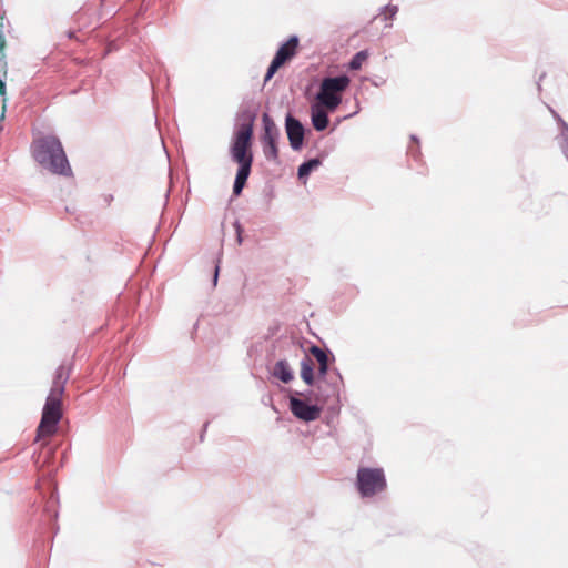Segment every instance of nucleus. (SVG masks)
<instances>
[{"instance_id":"1","label":"nucleus","mask_w":568,"mask_h":568,"mask_svg":"<svg viewBox=\"0 0 568 568\" xmlns=\"http://www.w3.org/2000/svg\"><path fill=\"white\" fill-rule=\"evenodd\" d=\"M253 124H242L235 133L234 142L231 146V155L234 162L239 164V170L234 181L233 193L240 195L251 173L253 163L252 153Z\"/></svg>"},{"instance_id":"2","label":"nucleus","mask_w":568,"mask_h":568,"mask_svg":"<svg viewBox=\"0 0 568 568\" xmlns=\"http://www.w3.org/2000/svg\"><path fill=\"white\" fill-rule=\"evenodd\" d=\"M33 156L38 163L54 174L70 175L71 166L60 140L53 135L37 139L32 144Z\"/></svg>"},{"instance_id":"3","label":"nucleus","mask_w":568,"mask_h":568,"mask_svg":"<svg viewBox=\"0 0 568 568\" xmlns=\"http://www.w3.org/2000/svg\"><path fill=\"white\" fill-rule=\"evenodd\" d=\"M61 418L62 396L49 394L37 429V440H43L42 446L48 444L47 438H50L57 433V426Z\"/></svg>"},{"instance_id":"4","label":"nucleus","mask_w":568,"mask_h":568,"mask_svg":"<svg viewBox=\"0 0 568 568\" xmlns=\"http://www.w3.org/2000/svg\"><path fill=\"white\" fill-rule=\"evenodd\" d=\"M348 84L349 78L347 75L323 79L316 97L318 103L327 110L334 111L341 104V94L346 90Z\"/></svg>"},{"instance_id":"5","label":"nucleus","mask_w":568,"mask_h":568,"mask_svg":"<svg viewBox=\"0 0 568 568\" xmlns=\"http://www.w3.org/2000/svg\"><path fill=\"white\" fill-rule=\"evenodd\" d=\"M356 485L362 497H373L384 491L387 486L384 470L369 467L358 468Z\"/></svg>"},{"instance_id":"6","label":"nucleus","mask_w":568,"mask_h":568,"mask_svg":"<svg viewBox=\"0 0 568 568\" xmlns=\"http://www.w3.org/2000/svg\"><path fill=\"white\" fill-rule=\"evenodd\" d=\"M264 125V134L262 136L263 152L267 160H276L278 158L277 138L278 129L272 118L264 113L262 116Z\"/></svg>"},{"instance_id":"7","label":"nucleus","mask_w":568,"mask_h":568,"mask_svg":"<svg viewBox=\"0 0 568 568\" xmlns=\"http://www.w3.org/2000/svg\"><path fill=\"white\" fill-rule=\"evenodd\" d=\"M297 47L298 38L295 36L291 37L284 44L280 47L268 67L265 75V82L268 81L286 61L295 55Z\"/></svg>"},{"instance_id":"8","label":"nucleus","mask_w":568,"mask_h":568,"mask_svg":"<svg viewBox=\"0 0 568 568\" xmlns=\"http://www.w3.org/2000/svg\"><path fill=\"white\" fill-rule=\"evenodd\" d=\"M290 407L295 417L304 422H313L320 418L322 408L317 405H310L305 400L291 397Z\"/></svg>"},{"instance_id":"9","label":"nucleus","mask_w":568,"mask_h":568,"mask_svg":"<svg viewBox=\"0 0 568 568\" xmlns=\"http://www.w3.org/2000/svg\"><path fill=\"white\" fill-rule=\"evenodd\" d=\"M286 133L291 146L294 150H300L304 139V128L302 123L292 115L286 116Z\"/></svg>"},{"instance_id":"10","label":"nucleus","mask_w":568,"mask_h":568,"mask_svg":"<svg viewBox=\"0 0 568 568\" xmlns=\"http://www.w3.org/2000/svg\"><path fill=\"white\" fill-rule=\"evenodd\" d=\"M70 377V371L64 365H61L55 371L54 379L52 383V387L50 389L51 395L62 396L64 394V386Z\"/></svg>"},{"instance_id":"11","label":"nucleus","mask_w":568,"mask_h":568,"mask_svg":"<svg viewBox=\"0 0 568 568\" xmlns=\"http://www.w3.org/2000/svg\"><path fill=\"white\" fill-rule=\"evenodd\" d=\"M312 123L315 130L323 131L328 125V116L325 110L320 106L312 108Z\"/></svg>"},{"instance_id":"12","label":"nucleus","mask_w":568,"mask_h":568,"mask_svg":"<svg viewBox=\"0 0 568 568\" xmlns=\"http://www.w3.org/2000/svg\"><path fill=\"white\" fill-rule=\"evenodd\" d=\"M273 375L283 383H290L293 379V372L288 363L284 359L278 361L273 369Z\"/></svg>"},{"instance_id":"13","label":"nucleus","mask_w":568,"mask_h":568,"mask_svg":"<svg viewBox=\"0 0 568 568\" xmlns=\"http://www.w3.org/2000/svg\"><path fill=\"white\" fill-rule=\"evenodd\" d=\"M310 354L314 356L320 365L318 373L324 376L328 369V357L327 354L316 345L310 347Z\"/></svg>"},{"instance_id":"14","label":"nucleus","mask_w":568,"mask_h":568,"mask_svg":"<svg viewBox=\"0 0 568 568\" xmlns=\"http://www.w3.org/2000/svg\"><path fill=\"white\" fill-rule=\"evenodd\" d=\"M301 378L310 386L314 384V367L310 358H304L301 363Z\"/></svg>"},{"instance_id":"15","label":"nucleus","mask_w":568,"mask_h":568,"mask_svg":"<svg viewBox=\"0 0 568 568\" xmlns=\"http://www.w3.org/2000/svg\"><path fill=\"white\" fill-rule=\"evenodd\" d=\"M320 165H321V161L318 159H311V160L304 162L298 168V178L304 179V178L308 176V174L313 170L317 169Z\"/></svg>"},{"instance_id":"16","label":"nucleus","mask_w":568,"mask_h":568,"mask_svg":"<svg viewBox=\"0 0 568 568\" xmlns=\"http://www.w3.org/2000/svg\"><path fill=\"white\" fill-rule=\"evenodd\" d=\"M367 57H368V54L366 51L357 52L349 63L351 69H353V70L361 69L362 64L366 61Z\"/></svg>"},{"instance_id":"17","label":"nucleus","mask_w":568,"mask_h":568,"mask_svg":"<svg viewBox=\"0 0 568 568\" xmlns=\"http://www.w3.org/2000/svg\"><path fill=\"white\" fill-rule=\"evenodd\" d=\"M558 121L561 125V136H562V140H564V143L561 144V148L562 150H565V148H568V124L558 116Z\"/></svg>"},{"instance_id":"18","label":"nucleus","mask_w":568,"mask_h":568,"mask_svg":"<svg viewBox=\"0 0 568 568\" xmlns=\"http://www.w3.org/2000/svg\"><path fill=\"white\" fill-rule=\"evenodd\" d=\"M4 47H6V39L3 34L0 33V60L4 58Z\"/></svg>"},{"instance_id":"19","label":"nucleus","mask_w":568,"mask_h":568,"mask_svg":"<svg viewBox=\"0 0 568 568\" xmlns=\"http://www.w3.org/2000/svg\"><path fill=\"white\" fill-rule=\"evenodd\" d=\"M0 95H6V84L4 82L0 79Z\"/></svg>"},{"instance_id":"20","label":"nucleus","mask_w":568,"mask_h":568,"mask_svg":"<svg viewBox=\"0 0 568 568\" xmlns=\"http://www.w3.org/2000/svg\"><path fill=\"white\" fill-rule=\"evenodd\" d=\"M217 273H219V270L216 268V270H215V277L217 276Z\"/></svg>"}]
</instances>
